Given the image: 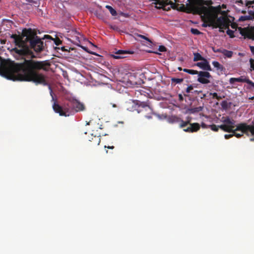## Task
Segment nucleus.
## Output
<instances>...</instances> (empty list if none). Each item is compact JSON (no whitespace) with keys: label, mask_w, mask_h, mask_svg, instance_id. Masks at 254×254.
<instances>
[{"label":"nucleus","mask_w":254,"mask_h":254,"mask_svg":"<svg viewBox=\"0 0 254 254\" xmlns=\"http://www.w3.org/2000/svg\"><path fill=\"white\" fill-rule=\"evenodd\" d=\"M49 64L46 61H38L24 59L23 63H17L9 60H3L0 57V72L8 77L20 81L33 82L36 84L47 85L45 76L39 72L47 70Z\"/></svg>","instance_id":"nucleus-1"},{"label":"nucleus","mask_w":254,"mask_h":254,"mask_svg":"<svg viewBox=\"0 0 254 254\" xmlns=\"http://www.w3.org/2000/svg\"><path fill=\"white\" fill-rule=\"evenodd\" d=\"M200 5H192L189 11L190 13L202 15L204 26L218 27L222 32V6H213L211 0H201Z\"/></svg>","instance_id":"nucleus-2"},{"label":"nucleus","mask_w":254,"mask_h":254,"mask_svg":"<svg viewBox=\"0 0 254 254\" xmlns=\"http://www.w3.org/2000/svg\"><path fill=\"white\" fill-rule=\"evenodd\" d=\"M32 33L31 29H24L23 30L21 35L12 34L11 38L14 40L15 45L17 46L11 50L13 54L19 57H26L31 59L36 58L33 52L27 44V39L25 37L31 35Z\"/></svg>","instance_id":"nucleus-3"},{"label":"nucleus","mask_w":254,"mask_h":254,"mask_svg":"<svg viewBox=\"0 0 254 254\" xmlns=\"http://www.w3.org/2000/svg\"><path fill=\"white\" fill-rule=\"evenodd\" d=\"M53 108L54 111L57 113H59L60 116L66 117L73 115L79 111L84 110V106L77 100L72 99L68 101L63 106H61L56 102H55L53 105Z\"/></svg>","instance_id":"nucleus-4"},{"label":"nucleus","mask_w":254,"mask_h":254,"mask_svg":"<svg viewBox=\"0 0 254 254\" xmlns=\"http://www.w3.org/2000/svg\"><path fill=\"white\" fill-rule=\"evenodd\" d=\"M232 133L237 138H240L244 133L248 136L254 135V125H248L246 123L239 124Z\"/></svg>","instance_id":"nucleus-5"},{"label":"nucleus","mask_w":254,"mask_h":254,"mask_svg":"<svg viewBox=\"0 0 254 254\" xmlns=\"http://www.w3.org/2000/svg\"><path fill=\"white\" fill-rule=\"evenodd\" d=\"M25 39H27V44L29 43V47L31 50V49H33L37 53L43 50V42L38 36L33 35L32 33L31 35L25 37Z\"/></svg>","instance_id":"nucleus-6"},{"label":"nucleus","mask_w":254,"mask_h":254,"mask_svg":"<svg viewBox=\"0 0 254 254\" xmlns=\"http://www.w3.org/2000/svg\"><path fill=\"white\" fill-rule=\"evenodd\" d=\"M234 17L228 16L227 12L223 10V30L229 28L230 26L233 29H236L237 24L234 22Z\"/></svg>","instance_id":"nucleus-7"},{"label":"nucleus","mask_w":254,"mask_h":254,"mask_svg":"<svg viewBox=\"0 0 254 254\" xmlns=\"http://www.w3.org/2000/svg\"><path fill=\"white\" fill-rule=\"evenodd\" d=\"M236 121L229 117H223V131L228 132H234L236 127Z\"/></svg>","instance_id":"nucleus-8"},{"label":"nucleus","mask_w":254,"mask_h":254,"mask_svg":"<svg viewBox=\"0 0 254 254\" xmlns=\"http://www.w3.org/2000/svg\"><path fill=\"white\" fill-rule=\"evenodd\" d=\"M190 121H183V120H181V123L180 124L181 127L183 128L189 125L188 127L184 129V131L185 132H193L198 131L200 129V125L199 124H190Z\"/></svg>","instance_id":"nucleus-9"},{"label":"nucleus","mask_w":254,"mask_h":254,"mask_svg":"<svg viewBox=\"0 0 254 254\" xmlns=\"http://www.w3.org/2000/svg\"><path fill=\"white\" fill-rule=\"evenodd\" d=\"M239 31L244 39L254 40V27H239Z\"/></svg>","instance_id":"nucleus-10"},{"label":"nucleus","mask_w":254,"mask_h":254,"mask_svg":"<svg viewBox=\"0 0 254 254\" xmlns=\"http://www.w3.org/2000/svg\"><path fill=\"white\" fill-rule=\"evenodd\" d=\"M248 8H252L253 9L249 10V15L241 16L239 21H244L248 20H254V1H249L246 3Z\"/></svg>","instance_id":"nucleus-11"},{"label":"nucleus","mask_w":254,"mask_h":254,"mask_svg":"<svg viewBox=\"0 0 254 254\" xmlns=\"http://www.w3.org/2000/svg\"><path fill=\"white\" fill-rule=\"evenodd\" d=\"M68 33L69 34L68 35L70 36L72 38V39H71L72 42L75 45L79 46V44L80 43L81 40L82 38V35L80 33L74 29L71 30L68 32Z\"/></svg>","instance_id":"nucleus-12"},{"label":"nucleus","mask_w":254,"mask_h":254,"mask_svg":"<svg viewBox=\"0 0 254 254\" xmlns=\"http://www.w3.org/2000/svg\"><path fill=\"white\" fill-rule=\"evenodd\" d=\"M210 77V74L208 72L200 71L198 73L197 81L202 84H207L210 82L208 78Z\"/></svg>","instance_id":"nucleus-13"},{"label":"nucleus","mask_w":254,"mask_h":254,"mask_svg":"<svg viewBox=\"0 0 254 254\" xmlns=\"http://www.w3.org/2000/svg\"><path fill=\"white\" fill-rule=\"evenodd\" d=\"M134 53V51L131 50H119L115 53V55H113L112 56L115 59H123L126 57V55L133 54Z\"/></svg>","instance_id":"nucleus-14"},{"label":"nucleus","mask_w":254,"mask_h":254,"mask_svg":"<svg viewBox=\"0 0 254 254\" xmlns=\"http://www.w3.org/2000/svg\"><path fill=\"white\" fill-rule=\"evenodd\" d=\"M149 1H155V4H159L164 9H166L165 7L168 5H171V7L175 6V3L170 0H149Z\"/></svg>","instance_id":"nucleus-15"},{"label":"nucleus","mask_w":254,"mask_h":254,"mask_svg":"<svg viewBox=\"0 0 254 254\" xmlns=\"http://www.w3.org/2000/svg\"><path fill=\"white\" fill-rule=\"evenodd\" d=\"M195 65L203 70H211V66L205 59L202 62L197 63Z\"/></svg>","instance_id":"nucleus-16"},{"label":"nucleus","mask_w":254,"mask_h":254,"mask_svg":"<svg viewBox=\"0 0 254 254\" xmlns=\"http://www.w3.org/2000/svg\"><path fill=\"white\" fill-rule=\"evenodd\" d=\"M248 80L249 78L246 77V76H241L238 78H231L229 80V82L231 84H233L235 82H246L247 83Z\"/></svg>","instance_id":"nucleus-17"},{"label":"nucleus","mask_w":254,"mask_h":254,"mask_svg":"<svg viewBox=\"0 0 254 254\" xmlns=\"http://www.w3.org/2000/svg\"><path fill=\"white\" fill-rule=\"evenodd\" d=\"M89 141L91 142L90 145H98L101 142V138L99 136H92Z\"/></svg>","instance_id":"nucleus-18"},{"label":"nucleus","mask_w":254,"mask_h":254,"mask_svg":"<svg viewBox=\"0 0 254 254\" xmlns=\"http://www.w3.org/2000/svg\"><path fill=\"white\" fill-rule=\"evenodd\" d=\"M52 39V40H54L55 44L57 46L62 44V41L59 38H57L53 39L50 35H45L43 39Z\"/></svg>","instance_id":"nucleus-19"},{"label":"nucleus","mask_w":254,"mask_h":254,"mask_svg":"<svg viewBox=\"0 0 254 254\" xmlns=\"http://www.w3.org/2000/svg\"><path fill=\"white\" fill-rule=\"evenodd\" d=\"M194 55V58H193V61L196 62L198 61H202L204 60L205 59L201 56V55L198 53H193Z\"/></svg>","instance_id":"nucleus-20"},{"label":"nucleus","mask_w":254,"mask_h":254,"mask_svg":"<svg viewBox=\"0 0 254 254\" xmlns=\"http://www.w3.org/2000/svg\"><path fill=\"white\" fill-rule=\"evenodd\" d=\"M105 7L109 10L112 15L116 16L117 15V11L111 6L107 5H106Z\"/></svg>","instance_id":"nucleus-21"},{"label":"nucleus","mask_w":254,"mask_h":254,"mask_svg":"<svg viewBox=\"0 0 254 254\" xmlns=\"http://www.w3.org/2000/svg\"><path fill=\"white\" fill-rule=\"evenodd\" d=\"M183 71L185 72L188 73L190 74H198L199 71L193 69H189L187 68L183 69Z\"/></svg>","instance_id":"nucleus-22"},{"label":"nucleus","mask_w":254,"mask_h":254,"mask_svg":"<svg viewBox=\"0 0 254 254\" xmlns=\"http://www.w3.org/2000/svg\"><path fill=\"white\" fill-rule=\"evenodd\" d=\"M139 107H142L143 108L148 109L151 112L152 111V109L150 107V106L148 105V104L146 102H140L139 105Z\"/></svg>","instance_id":"nucleus-23"},{"label":"nucleus","mask_w":254,"mask_h":254,"mask_svg":"<svg viewBox=\"0 0 254 254\" xmlns=\"http://www.w3.org/2000/svg\"><path fill=\"white\" fill-rule=\"evenodd\" d=\"M202 110V107H198L195 108H191L190 111L191 113H198Z\"/></svg>","instance_id":"nucleus-24"},{"label":"nucleus","mask_w":254,"mask_h":254,"mask_svg":"<svg viewBox=\"0 0 254 254\" xmlns=\"http://www.w3.org/2000/svg\"><path fill=\"white\" fill-rule=\"evenodd\" d=\"M233 52L232 51H228L223 49V56L227 58H231L232 56Z\"/></svg>","instance_id":"nucleus-25"},{"label":"nucleus","mask_w":254,"mask_h":254,"mask_svg":"<svg viewBox=\"0 0 254 254\" xmlns=\"http://www.w3.org/2000/svg\"><path fill=\"white\" fill-rule=\"evenodd\" d=\"M210 128L212 130L217 131L218 130L219 128L222 129V125H220L218 126L215 125H212L210 126Z\"/></svg>","instance_id":"nucleus-26"},{"label":"nucleus","mask_w":254,"mask_h":254,"mask_svg":"<svg viewBox=\"0 0 254 254\" xmlns=\"http://www.w3.org/2000/svg\"><path fill=\"white\" fill-rule=\"evenodd\" d=\"M232 105L231 102H228L226 101H223V110H226L230 108Z\"/></svg>","instance_id":"nucleus-27"},{"label":"nucleus","mask_w":254,"mask_h":254,"mask_svg":"<svg viewBox=\"0 0 254 254\" xmlns=\"http://www.w3.org/2000/svg\"><path fill=\"white\" fill-rule=\"evenodd\" d=\"M172 82L175 83H181L183 82V78H172L171 79Z\"/></svg>","instance_id":"nucleus-28"},{"label":"nucleus","mask_w":254,"mask_h":254,"mask_svg":"<svg viewBox=\"0 0 254 254\" xmlns=\"http://www.w3.org/2000/svg\"><path fill=\"white\" fill-rule=\"evenodd\" d=\"M190 32L192 34L196 35L201 34V32H200L198 29L195 28H191L190 29Z\"/></svg>","instance_id":"nucleus-29"},{"label":"nucleus","mask_w":254,"mask_h":254,"mask_svg":"<svg viewBox=\"0 0 254 254\" xmlns=\"http://www.w3.org/2000/svg\"><path fill=\"white\" fill-rule=\"evenodd\" d=\"M226 33L227 34L230 36V38H233L234 37V31L233 30H231L229 29V28H227Z\"/></svg>","instance_id":"nucleus-30"},{"label":"nucleus","mask_w":254,"mask_h":254,"mask_svg":"<svg viewBox=\"0 0 254 254\" xmlns=\"http://www.w3.org/2000/svg\"><path fill=\"white\" fill-rule=\"evenodd\" d=\"M192 90H193V88L192 85H190L187 88L186 92V93H189L192 92Z\"/></svg>","instance_id":"nucleus-31"},{"label":"nucleus","mask_w":254,"mask_h":254,"mask_svg":"<svg viewBox=\"0 0 254 254\" xmlns=\"http://www.w3.org/2000/svg\"><path fill=\"white\" fill-rule=\"evenodd\" d=\"M212 64L215 67H216L217 69L220 68V64L218 62H216V61L213 62Z\"/></svg>","instance_id":"nucleus-32"},{"label":"nucleus","mask_w":254,"mask_h":254,"mask_svg":"<svg viewBox=\"0 0 254 254\" xmlns=\"http://www.w3.org/2000/svg\"><path fill=\"white\" fill-rule=\"evenodd\" d=\"M158 50L161 52H165L167 51V48L164 46H160Z\"/></svg>","instance_id":"nucleus-33"},{"label":"nucleus","mask_w":254,"mask_h":254,"mask_svg":"<svg viewBox=\"0 0 254 254\" xmlns=\"http://www.w3.org/2000/svg\"><path fill=\"white\" fill-rule=\"evenodd\" d=\"M138 37H140L143 39H144L149 42H151V41L150 40V39L149 38H148L147 37H145V36L144 35H138Z\"/></svg>","instance_id":"nucleus-34"},{"label":"nucleus","mask_w":254,"mask_h":254,"mask_svg":"<svg viewBox=\"0 0 254 254\" xmlns=\"http://www.w3.org/2000/svg\"><path fill=\"white\" fill-rule=\"evenodd\" d=\"M251 67L254 70V60L251 59L250 60Z\"/></svg>","instance_id":"nucleus-35"},{"label":"nucleus","mask_w":254,"mask_h":254,"mask_svg":"<svg viewBox=\"0 0 254 254\" xmlns=\"http://www.w3.org/2000/svg\"><path fill=\"white\" fill-rule=\"evenodd\" d=\"M212 49L214 52H222V50L221 48L216 49L215 47H213Z\"/></svg>","instance_id":"nucleus-36"},{"label":"nucleus","mask_w":254,"mask_h":254,"mask_svg":"<svg viewBox=\"0 0 254 254\" xmlns=\"http://www.w3.org/2000/svg\"><path fill=\"white\" fill-rule=\"evenodd\" d=\"M234 136V134H233V133H232V134H225L224 135V137L226 138V139H229L230 138L232 137V136Z\"/></svg>","instance_id":"nucleus-37"},{"label":"nucleus","mask_w":254,"mask_h":254,"mask_svg":"<svg viewBox=\"0 0 254 254\" xmlns=\"http://www.w3.org/2000/svg\"><path fill=\"white\" fill-rule=\"evenodd\" d=\"M247 83L250 85L252 87H253L254 88V82L252 81L251 80L249 79Z\"/></svg>","instance_id":"nucleus-38"},{"label":"nucleus","mask_w":254,"mask_h":254,"mask_svg":"<svg viewBox=\"0 0 254 254\" xmlns=\"http://www.w3.org/2000/svg\"><path fill=\"white\" fill-rule=\"evenodd\" d=\"M247 83L250 85L252 87H253L254 88V82L252 81L251 80L249 79Z\"/></svg>","instance_id":"nucleus-39"},{"label":"nucleus","mask_w":254,"mask_h":254,"mask_svg":"<svg viewBox=\"0 0 254 254\" xmlns=\"http://www.w3.org/2000/svg\"><path fill=\"white\" fill-rule=\"evenodd\" d=\"M179 100L180 101H183L184 100L183 96L182 94L179 95Z\"/></svg>","instance_id":"nucleus-40"},{"label":"nucleus","mask_w":254,"mask_h":254,"mask_svg":"<svg viewBox=\"0 0 254 254\" xmlns=\"http://www.w3.org/2000/svg\"><path fill=\"white\" fill-rule=\"evenodd\" d=\"M250 48L251 52L254 55V46H250Z\"/></svg>","instance_id":"nucleus-41"},{"label":"nucleus","mask_w":254,"mask_h":254,"mask_svg":"<svg viewBox=\"0 0 254 254\" xmlns=\"http://www.w3.org/2000/svg\"><path fill=\"white\" fill-rule=\"evenodd\" d=\"M174 118V121H176V122H179V121L180 120V119L176 117H173Z\"/></svg>","instance_id":"nucleus-42"},{"label":"nucleus","mask_w":254,"mask_h":254,"mask_svg":"<svg viewBox=\"0 0 254 254\" xmlns=\"http://www.w3.org/2000/svg\"><path fill=\"white\" fill-rule=\"evenodd\" d=\"M201 92V91H198L197 90H193L191 93L198 94L199 93Z\"/></svg>","instance_id":"nucleus-43"},{"label":"nucleus","mask_w":254,"mask_h":254,"mask_svg":"<svg viewBox=\"0 0 254 254\" xmlns=\"http://www.w3.org/2000/svg\"><path fill=\"white\" fill-rule=\"evenodd\" d=\"M49 88H50V90H51V91H50L51 95V96H52V99H53V100H54V97H53V91H52V90L51 89V88L50 87V86L49 87Z\"/></svg>","instance_id":"nucleus-44"},{"label":"nucleus","mask_w":254,"mask_h":254,"mask_svg":"<svg viewBox=\"0 0 254 254\" xmlns=\"http://www.w3.org/2000/svg\"><path fill=\"white\" fill-rule=\"evenodd\" d=\"M105 148L107 147V148H108L109 149H113V148H114V146H105Z\"/></svg>","instance_id":"nucleus-45"},{"label":"nucleus","mask_w":254,"mask_h":254,"mask_svg":"<svg viewBox=\"0 0 254 254\" xmlns=\"http://www.w3.org/2000/svg\"><path fill=\"white\" fill-rule=\"evenodd\" d=\"M111 28L114 30H117L118 27L116 26H112Z\"/></svg>","instance_id":"nucleus-46"},{"label":"nucleus","mask_w":254,"mask_h":254,"mask_svg":"<svg viewBox=\"0 0 254 254\" xmlns=\"http://www.w3.org/2000/svg\"><path fill=\"white\" fill-rule=\"evenodd\" d=\"M145 117L148 119H150L152 118V116L151 115H146V116H145Z\"/></svg>","instance_id":"nucleus-47"},{"label":"nucleus","mask_w":254,"mask_h":254,"mask_svg":"<svg viewBox=\"0 0 254 254\" xmlns=\"http://www.w3.org/2000/svg\"><path fill=\"white\" fill-rule=\"evenodd\" d=\"M111 105L113 108H116L117 107V105L115 104L111 103Z\"/></svg>","instance_id":"nucleus-48"},{"label":"nucleus","mask_w":254,"mask_h":254,"mask_svg":"<svg viewBox=\"0 0 254 254\" xmlns=\"http://www.w3.org/2000/svg\"><path fill=\"white\" fill-rule=\"evenodd\" d=\"M62 50L63 51H67V50L66 49H65V48L64 47H63L62 48Z\"/></svg>","instance_id":"nucleus-49"},{"label":"nucleus","mask_w":254,"mask_h":254,"mask_svg":"<svg viewBox=\"0 0 254 254\" xmlns=\"http://www.w3.org/2000/svg\"><path fill=\"white\" fill-rule=\"evenodd\" d=\"M79 46H80V47H81L83 49H84L85 51H87V48L84 47H83V46H80V45H79Z\"/></svg>","instance_id":"nucleus-50"},{"label":"nucleus","mask_w":254,"mask_h":254,"mask_svg":"<svg viewBox=\"0 0 254 254\" xmlns=\"http://www.w3.org/2000/svg\"><path fill=\"white\" fill-rule=\"evenodd\" d=\"M213 96L216 97L217 98H218V96H217V93H214Z\"/></svg>","instance_id":"nucleus-51"},{"label":"nucleus","mask_w":254,"mask_h":254,"mask_svg":"<svg viewBox=\"0 0 254 254\" xmlns=\"http://www.w3.org/2000/svg\"><path fill=\"white\" fill-rule=\"evenodd\" d=\"M27 1L29 2H34V0H26Z\"/></svg>","instance_id":"nucleus-52"},{"label":"nucleus","mask_w":254,"mask_h":254,"mask_svg":"<svg viewBox=\"0 0 254 254\" xmlns=\"http://www.w3.org/2000/svg\"><path fill=\"white\" fill-rule=\"evenodd\" d=\"M223 9H225L226 8V6L224 4H223Z\"/></svg>","instance_id":"nucleus-53"},{"label":"nucleus","mask_w":254,"mask_h":254,"mask_svg":"<svg viewBox=\"0 0 254 254\" xmlns=\"http://www.w3.org/2000/svg\"><path fill=\"white\" fill-rule=\"evenodd\" d=\"M250 140H251V141H254V138H250Z\"/></svg>","instance_id":"nucleus-54"},{"label":"nucleus","mask_w":254,"mask_h":254,"mask_svg":"<svg viewBox=\"0 0 254 254\" xmlns=\"http://www.w3.org/2000/svg\"><path fill=\"white\" fill-rule=\"evenodd\" d=\"M178 69L180 70V71H181L182 69V68L181 67H179L178 68Z\"/></svg>","instance_id":"nucleus-55"},{"label":"nucleus","mask_w":254,"mask_h":254,"mask_svg":"<svg viewBox=\"0 0 254 254\" xmlns=\"http://www.w3.org/2000/svg\"><path fill=\"white\" fill-rule=\"evenodd\" d=\"M219 104L221 106H222V101L220 102Z\"/></svg>","instance_id":"nucleus-56"},{"label":"nucleus","mask_w":254,"mask_h":254,"mask_svg":"<svg viewBox=\"0 0 254 254\" xmlns=\"http://www.w3.org/2000/svg\"><path fill=\"white\" fill-rule=\"evenodd\" d=\"M86 125H89V123H87Z\"/></svg>","instance_id":"nucleus-57"},{"label":"nucleus","mask_w":254,"mask_h":254,"mask_svg":"<svg viewBox=\"0 0 254 254\" xmlns=\"http://www.w3.org/2000/svg\"><path fill=\"white\" fill-rule=\"evenodd\" d=\"M204 125H204V124H202V127L204 126Z\"/></svg>","instance_id":"nucleus-58"},{"label":"nucleus","mask_w":254,"mask_h":254,"mask_svg":"<svg viewBox=\"0 0 254 254\" xmlns=\"http://www.w3.org/2000/svg\"><path fill=\"white\" fill-rule=\"evenodd\" d=\"M251 99H254V97H252Z\"/></svg>","instance_id":"nucleus-59"}]
</instances>
